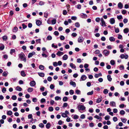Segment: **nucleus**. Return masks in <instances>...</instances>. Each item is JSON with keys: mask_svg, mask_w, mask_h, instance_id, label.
<instances>
[{"mask_svg": "<svg viewBox=\"0 0 129 129\" xmlns=\"http://www.w3.org/2000/svg\"><path fill=\"white\" fill-rule=\"evenodd\" d=\"M18 56L21 60L23 61L24 62L26 61V59L25 58V55L23 53H21L19 54Z\"/></svg>", "mask_w": 129, "mask_h": 129, "instance_id": "1", "label": "nucleus"}, {"mask_svg": "<svg viewBox=\"0 0 129 129\" xmlns=\"http://www.w3.org/2000/svg\"><path fill=\"white\" fill-rule=\"evenodd\" d=\"M78 109L79 112L81 113L82 112L81 110L83 111L85 109L86 107L83 105H80L78 107Z\"/></svg>", "mask_w": 129, "mask_h": 129, "instance_id": "2", "label": "nucleus"}, {"mask_svg": "<svg viewBox=\"0 0 129 129\" xmlns=\"http://www.w3.org/2000/svg\"><path fill=\"white\" fill-rule=\"evenodd\" d=\"M103 54L106 56H108L110 53V52L108 50H104L103 51Z\"/></svg>", "mask_w": 129, "mask_h": 129, "instance_id": "3", "label": "nucleus"}, {"mask_svg": "<svg viewBox=\"0 0 129 129\" xmlns=\"http://www.w3.org/2000/svg\"><path fill=\"white\" fill-rule=\"evenodd\" d=\"M101 25L102 26H103L106 27V25L105 23V22L104 21V19L103 18H101Z\"/></svg>", "mask_w": 129, "mask_h": 129, "instance_id": "4", "label": "nucleus"}, {"mask_svg": "<svg viewBox=\"0 0 129 129\" xmlns=\"http://www.w3.org/2000/svg\"><path fill=\"white\" fill-rule=\"evenodd\" d=\"M86 78L87 77L85 75H82L81 77L80 81H84L86 79Z\"/></svg>", "mask_w": 129, "mask_h": 129, "instance_id": "5", "label": "nucleus"}, {"mask_svg": "<svg viewBox=\"0 0 129 129\" xmlns=\"http://www.w3.org/2000/svg\"><path fill=\"white\" fill-rule=\"evenodd\" d=\"M83 40L84 38L82 36L79 37L78 40V41L79 43L82 42L83 41Z\"/></svg>", "mask_w": 129, "mask_h": 129, "instance_id": "6", "label": "nucleus"}, {"mask_svg": "<svg viewBox=\"0 0 129 129\" xmlns=\"http://www.w3.org/2000/svg\"><path fill=\"white\" fill-rule=\"evenodd\" d=\"M36 54V53L34 51H33L31 53H29L28 55V57L30 58L32 57L34 55H35Z\"/></svg>", "mask_w": 129, "mask_h": 129, "instance_id": "7", "label": "nucleus"}, {"mask_svg": "<svg viewBox=\"0 0 129 129\" xmlns=\"http://www.w3.org/2000/svg\"><path fill=\"white\" fill-rule=\"evenodd\" d=\"M110 105L112 107H116V105L114 101L111 102L110 103Z\"/></svg>", "mask_w": 129, "mask_h": 129, "instance_id": "8", "label": "nucleus"}, {"mask_svg": "<svg viewBox=\"0 0 129 129\" xmlns=\"http://www.w3.org/2000/svg\"><path fill=\"white\" fill-rule=\"evenodd\" d=\"M30 85L31 86H34L36 85V83L34 81H31L30 83Z\"/></svg>", "mask_w": 129, "mask_h": 129, "instance_id": "9", "label": "nucleus"}, {"mask_svg": "<svg viewBox=\"0 0 129 129\" xmlns=\"http://www.w3.org/2000/svg\"><path fill=\"white\" fill-rule=\"evenodd\" d=\"M115 20L114 18H112L110 19V22L111 24H113L115 23Z\"/></svg>", "mask_w": 129, "mask_h": 129, "instance_id": "10", "label": "nucleus"}, {"mask_svg": "<svg viewBox=\"0 0 129 129\" xmlns=\"http://www.w3.org/2000/svg\"><path fill=\"white\" fill-rule=\"evenodd\" d=\"M118 8L120 9H122L123 7L122 4L121 2H119L118 5Z\"/></svg>", "mask_w": 129, "mask_h": 129, "instance_id": "11", "label": "nucleus"}, {"mask_svg": "<svg viewBox=\"0 0 129 129\" xmlns=\"http://www.w3.org/2000/svg\"><path fill=\"white\" fill-rule=\"evenodd\" d=\"M81 17L83 18H86L87 16L86 14L84 13H82L81 15Z\"/></svg>", "mask_w": 129, "mask_h": 129, "instance_id": "12", "label": "nucleus"}, {"mask_svg": "<svg viewBox=\"0 0 129 129\" xmlns=\"http://www.w3.org/2000/svg\"><path fill=\"white\" fill-rule=\"evenodd\" d=\"M102 97H101L97 99L96 101V102L97 103H99L102 101Z\"/></svg>", "mask_w": 129, "mask_h": 129, "instance_id": "13", "label": "nucleus"}, {"mask_svg": "<svg viewBox=\"0 0 129 129\" xmlns=\"http://www.w3.org/2000/svg\"><path fill=\"white\" fill-rule=\"evenodd\" d=\"M70 85H72L74 87H75L76 86V84L75 82L71 81L70 82Z\"/></svg>", "mask_w": 129, "mask_h": 129, "instance_id": "14", "label": "nucleus"}, {"mask_svg": "<svg viewBox=\"0 0 129 129\" xmlns=\"http://www.w3.org/2000/svg\"><path fill=\"white\" fill-rule=\"evenodd\" d=\"M70 66L72 69H75L76 68L75 65L73 63H70Z\"/></svg>", "mask_w": 129, "mask_h": 129, "instance_id": "15", "label": "nucleus"}, {"mask_svg": "<svg viewBox=\"0 0 129 129\" xmlns=\"http://www.w3.org/2000/svg\"><path fill=\"white\" fill-rule=\"evenodd\" d=\"M107 78L108 80L109 81H111L112 80V78L111 77V76L110 75H108L107 76Z\"/></svg>", "mask_w": 129, "mask_h": 129, "instance_id": "16", "label": "nucleus"}, {"mask_svg": "<svg viewBox=\"0 0 129 129\" xmlns=\"http://www.w3.org/2000/svg\"><path fill=\"white\" fill-rule=\"evenodd\" d=\"M63 54V53L60 51H58L57 53V55L60 56Z\"/></svg>", "mask_w": 129, "mask_h": 129, "instance_id": "17", "label": "nucleus"}, {"mask_svg": "<svg viewBox=\"0 0 129 129\" xmlns=\"http://www.w3.org/2000/svg\"><path fill=\"white\" fill-rule=\"evenodd\" d=\"M0 49L1 50H3L5 48V46L4 44H0Z\"/></svg>", "mask_w": 129, "mask_h": 129, "instance_id": "18", "label": "nucleus"}, {"mask_svg": "<svg viewBox=\"0 0 129 129\" xmlns=\"http://www.w3.org/2000/svg\"><path fill=\"white\" fill-rule=\"evenodd\" d=\"M16 90H17V91H21L22 90V89L20 86H18L16 87Z\"/></svg>", "mask_w": 129, "mask_h": 129, "instance_id": "19", "label": "nucleus"}, {"mask_svg": "<svg viewBox=\"0 0 129 129\" xmlns=\"http://www.w3.org/2000/svg\"><path fill=\"white\" fill-rule=\"evenodd\" d=\"M36 24L38 26H39L41 24V22L40 21V20H38L36 21Z\"/></svg>", "mask_w": 129, "mask_h": 129, "instance_id": "20", "label": "nucleus"}, {"mask_svg": "<svg viewBox=\"0 0 129 129\" xmlns=\"http://www.w3.org/2000/svg\"><path fill=\"white\" fill-rule=\"evenodd\" d=\"M18 30L17 27H15L13 29V31L14 32L16 33L17 31Z\"/></svg>", "mask_w": 129, "mask_h": 129, "instance_id": "21", "label": "nucleus"}, {"mask_svg": "<svg viewBox=\"0 0 129 129\" xmlns=\"http://www.w3.org/2000/svg\"><path fill=\"white\" fill-rule=\"evenodd\" d=\"M20 74L23 77H25L26 76V75L25 74V72L23 71H21Z\"/></svg>", "mask_w": 129, "mask_h": 129, "instance_id": "22", "label": "nucleus"}, {"mask_svg": "<svg viewBox=\"0 0 129 129\" xmlns=\"http://www.w3.org/2000/svg\"><path fill=\"white\" fill-rule=\"evenodd\" d=\"M129 31L128 29L127 28H125L123 30L124 33L125 34L127 33Z\"/></svg>", "mask_w": 129, "mask_h": 129, "instance_id": "23", "label": "nucleus"}, {"mask_svg": "<svg viewBox=\"0 0 129 129\" xmlns=\"http://www.w3.org/2000/svg\"><path fill=\"white\" fill-rule=\"evenodd\" d=\"M38 75L41 77H43L44 76V74L43 73H38Z\"/></svg>", "mask_w": 129, "mask_h": 129, "instance_id": "24", "label": "nucleus"}, {"mask_svg": "<svg viewBox=\"0 0 129 129\" xmlns=\"http://www.w3.org/2000/svg\"><path fill=\"white\" fill-rule=\"evenodd\" d=\"M68 58V56L66 54L64 55L63 57V60H66Z\"/></svg>", "mask_w": 129, "mask_h": 129, "instance_id": "25", "label": "nucleus"}, {"mask_svg": "<svg viewBox=\"0 0 129 129\" xmlns=\"http://www.w3.org/2000/svg\"><path fill=\"white\" fill-rule=\"evenodd\" d=\"M33 88L31 87L29 88L28 89L27 91L28 92H30L33 91Z\"/></svg>", "mask_w": 129, "mask_h": 129, "instance_id": "26", "label": "nucleus"}, {"mask_svg": "<svg viewBox=\"0 0 129 129\" xmlns=\"http://www.w3.org/2000/svg\"><path fill=\"white\" fill-rule=\"evenodd\" d=\"M93 90H92L90 92H87V95H91L93 94Z\"/></svg>", "mask_w": 129, "mask_h": 129, "instance_id": "27", "label": "nucleus"}, {"mask_svg": "<svg viewBox=\"0 0 129 129\" xmlns=\"http://www.w3.org/2000/svg\"><path fill=\"white\" fill-rule=\"evenodd\" d=\"M75 26L77 27H79L80 26L79 23L78 22H77L75 23Z\"/></svg>", "mask_w": 129, "mask_h": 129, "instance_id": "28", "label": "nucleus"}, {"mask_svg": "<svg viewBox=\"0 0 129 129\" xmlns=\"http://www.w3.org/2000/svg\"><path fill=\"white\" fill-rule=\"evenodd\" d=\"M68 100V98L67 96H64L63 98L62 99L63 101V102H66Z\"/></svg>", "mask_w": 129, "mask_h": 129, "instance_id": "29", "label": "nucleus"}, {"mask_svg": "<svg viewBox=\"0 0 129 129\" xmlns=\"http://www.w3.org/2000/svg\"><path fill=\"white\" fill-rule=\"evenodd\" d=\"M109 40L111 42H113L115 41V39L113 37H111L109 38Z\"/></svg>", "mask_w": 129, "mask_h": 129, "instance_id": "30", "label": "nucleus"}, {"mask_svg": "<svg viewBox=\"0 0 129 129\" xmlns=\"http://www.w3.org/2000/svg\"><path fill=\"white\" fill-rule=\"evenodd\" d=\"M61 116L63 117H67L68 116L65 113H63L61 114Z\"/></svg>", "mask_w": 129, "mask_h": 129, "instance_id": "31", "label": "nucleus"}, {"mask_svg": "<svg viewBox=\"0 0 129 129\" xmlns=\"http://www.w3.org/2000/svg\"><path fill=\"white\" fill-rule=\"evenodd\" d=\"M110 63L111 65H113L115 63V61L114 60H111L110 61Z\"/></svg>", "mask_w": 129, "mask_h": 129, "instance_id": "32", "label": "nucleus"}, {"mask_svg": "<svg viewBox=\"0 0 129 129\" xmlns=\"http://www.w3.org/2000/svg\"><path fill=\"white\" fill-rule=\"evenodd\" d=\"M125 112L123 110H121L120 112V113L121 115H123L125 114Z\"/></svg>", "mask_w": 129, "mask_h": 129, "instance_id": "33", "label": "nucleus"}, {"mask_svg": "<svg viewBox=\"0 0 129 129\" xmlns=\"http://www.w3.org/2000/svg\"><path fill=\"white\" fill-rule=\"evenodd\" d=\"M12 114V112L11 111H9L7 112V114L9 115H11Z\"/></svg>", "mask_w": 129, "mask_h": 129, "instance_id": "34", "label": "nucleus"}, {"mask_svg": "<svg viewBox=\"0 0 129 129\" xmlns=\"http://www.w3.org/2000/svg\"><path fill=\"white\" fill-rule=\"evenodd\" d=\"M75 92L78 94H81V91L78 89L76 90Z\"/></svg>", "mask_w": 129, "mask_h": 129, "instance_id": "35", "label": "nucleus"}, {"mask_svg": "<svg viewBox=\"0 0 129 129\" xmlns=\"http://www.w3.org/2000/svg\"><path fill=\"white\" fill-rule=\"evenodd\" d=\"M39 68L41 70H43L44 69V67L42 65H40L39 66Z\"/></svg>", "mask_w": 129, "mask_h": 129, "instance_id": "36", "label": "nucleus"}, {"mask_svg": "<svg viewBox=\"0 0 129 129\" xmlns=\"http://www.w3.org/2000/svg\"><path fill=\"white\" fill-rule=\"evenodd\" d=\"M15 52V50L14 49H11L10 50V54L11 55L13 54V53H14Z\"/></svg>", "mask_w": 129, "mask_h": 129, "instance_id": "37", "label": "nucleus"}, {"mask_svg": "<svg viewBox=\"0 0 129 129\" xmlns=\"http://www.w3.org/2000/svg\"><path fill=\"white\" fill-rule=\"evenodd\" d=\"M50 126V123H48L46 125V127L47 128H49Z\"/></svg>", "mask_w": 129, "mask_h": 129, "instance_id": "38", "label": "nucleus"}, {"mask_svg": "<svg viewBox=\"0 0 129 129\" xmlns=\"http://www.w3.org/2000/svg\"><path fill=\"white\" fill-rule=\"evenodd\" d=\"M28 116V119H31L33 120V118H32V115L31 114H29Z\"/></svg>", "mask_w": 129, "mask_h": 129, "instance_id": "39", "label": "nucleus"}, {"mask_svg": "<svg viewBox=\"0 0 129 129\" xmlns=\"http://www.w3.org/2000/svg\"><path fill=\"white\" fill-rule=\"evenodd\" d=\"M56 20L55 19H53L51 21V22L52 24H54L56 23Z\"/></svg>", "mask_w": 129, "mask_h": 129, "instance_id": "40", "label": "nucleus"}, {"mask_svg": "<svg viewBox=\"0 0 129 129\" xmlns=\"http://www.w3.org/2000/svg\"><path fill=\"white\" fill-rule=\"evenodd\" d=\"M110 118V116L109 115H107L105 117V119L106 120H108Z\"/></svg>", "mask_w": 129, "mask_h": 129, "instance_id": "41", "label": "nucleus"}, {"mask_svg": "<svg viewBox=\"0 0 129 129\" xmlns=\"http://www.w3.org/2000/svg\"><path fill=\"white\" fill-rule=\"evenodd\" d=\"M2 38L4 41H6L7 40V37L6 36H4Z\"/></svg>", "mask_w": 129, "mask_h": 129, "instance_id": "42", "label": "nucleus"}, {"mask_svg": "<svg viewBox=\"0 0 129 129\" xmlns=\"http://www.w3.org/2000/svg\"><path fill=\"white\" fill-rule=\"evenodd\" d=\"M48 110L52 112L53 110V108L52 107H50L49 108Z\"/></svg>", "mask_w": 129, "mask_h": 129, "instance_id": "43", "label": "nucleus"}, {"mask_svg": "<svg viewBox=\"0 0 129 129\" xmlns=\"http://www.w3.org/2000/svg\"><path fill=\"white\" fill-rule=\"evenodd\" d=\"M114 28L115 29V32L116 33H118L119 32V30L118 28H116L115 27H114Z\"/></svg>", "mask_w": 129, "mask_h": 129, "instance_id": "44", "label": "nucleus"}, {"mask_svg": "<svg viewBox=\"0 0 129 129\" xmlns=\"http://www.w3.org/2000/svg\"><path fill=\"white\" fill-rule=\"evenodd\" d=\"M108 91L107 89H105L103 91V93L104 94H106L108 93Z\"/></svg>", "mask_w": 129, "mask_h": 129, "instance_id": "45", "label": "nucleus"}, {"mask_svg": "<svg viewBox=\"0 0 129 129\" xmlns=\"http://www.w3.org/2000/svg\"><path fill=\"white\" fill-rule=\"evenodd\" d=\"M52 38L51 36H48L47 37V40H50L52 39Z\"/></svg>", "mask_w": 129, "mask_h": 129, "instance_id": "46", "label": "nucleus"}, {"mask_svg": "<svg viewBox=\"0 0 129 129\" xmlns=\"http://www.w3.org/2000/svg\"><path fill=\"white\" fill-rule=\"evenodd\" d=\"M17 97L16 95H14L12 97V99L13 100H15L17 99Z\"/></svg>", "mask_w": 129, "mask_h": 129, "instance_id": "47", "label": "nucleus"}, {"mask_svg": "<svg viewBox=\"0 0 129 129\" xmlns=\"http://www.w3.org/2000/svg\"><path fill=\"white\" fill-rule=\"evenodd\" d=\"M77 18L76 16H73L71 17V19L72 20H76L77 19Z\"/></svg>", "mask_w": 129, "mask_h": 129, "instance_id": "48", "label": "nucleus"}, {"mask_svg": "<svg viewBox=\"0 0 129 129\" xmlns=\"http://www.w3.org/2000/svg\"><path fill=\"white\" fill-rule=\"evenodd\" d=\"M44 126V125L42 123H40L39 125V126L41 128H43Z\"/></svg>", "mask_w": 129, "mask_h": 129, "instance_id": "49", "label": "nucleus"}, {"mask_svg": "<svg viewBox=\"0 0 129 129\" xmlns=\"http://www.w3.org/2000/svg\"><path fill=\"white\" fill-rule=\"evenodd\" d=\"M124 105L123 104H122L120 105L119 106V107L121 108H123L124 106Z\"/></svg>", "mask_w": 129, "mask_h": 129, "instance_id": "50", "label": "nucleus"}, {"mask_svg": "<svg viewBox=\"0 0 129 129\" xmlns=\"http://www.w3.org/2000/svg\"><path fill=\"white\" fill-rule=\"evenodd\" d=\"M117 38L119 39H122V36L121 35L118 34Z\"/></svg>", "mask_w": 129, "mask_h": 129, "instance_id": "51", "label": "nucleus"}, {"mask_svg": "<svg viewBox=\"0 0 129 129\" xmlns=\"http://www.w3.org/2000/svg\"><path fill=\"white\" fill-rule=\"evenodd\" d=\"M68 104L67 103H64L62 107H66L67 106Z\"/></svg>", "mask_w": 129, "mask_h": 129, "instance_id": "52", "label": "nucleus"}, {"mask_svg": "<svg viewBox=\"0 0 129 129\" xmlns=\"http://www.w3.org/2000/svg\"><path fill=\"white\" fill-rule=\"evenodd\" d=\"M86 85L88 87H89L91 85V83L90 82H88L87 83Z\"/></svg>", "mask_w": 129, "mask_h": 129, "instance_id": "53", "label": "nucleus"}, {"mask_svg": "<svg viewBox=\"0 0 129 129\" xmlns=\"http://www.w3.org/2000/svg\"><path fill=\"white\" fill-rule=\"evenodd\" d=\"M47 80L49 81H51L52 80V78L50 76L48 77L47 78Z\"/></svg>", "mask_w": 129, "mask_h": 129, "instance_id": "54", "label": "nucleus"}, {"mask_svg": "<svg viewBox=\"0 0 129 129\" xmlns=\"http://www.w3.org/2000/svg\"><path fill=\"white\" fill-rule=\"evenodd\" d=\"M69 93L71 95H72L74 93V91L72 90H71L70 91Z\"/></svg>", "mask_w": 129, "mask_h": 129, "instance_id": "55", "label": "nucleus"}, {"mask_svg": "<svg viewBox=\"0 0 129 129\" xmlns=\"http://www.w3.org/2000/svg\"><path fill=\"white\" fill-rule=\"evenodd\" d=\"M44 16L46 18H47L48 17V13H45L44 14Z\"/></svg>", "mask_w": 129, "mask_h": 129, "instance_id": "56", "label": "nucleus"}, {"mask_svg": "<svg viewBox=\"0 0 129 129\" xmlns=\"http://www.w3.org/2000/svg\"><path fill=\"white\" fill-rule=\"evenodd\" d=\"M67 11L66 10H63V11L62 14L64 15H66L67 14Z\"/></svg>", "mask_w": 129, "mask_h": 129, "instance_id": "57", "label": "nucleus"}, {"mask_svg": "<svg viewBox=\"0 0 129 129\" xmlns=\"http://www.w3.org/2000/svg\"><path fill=\"white\" fill-rule=\"evenodd\" d=\"M22 28L23 29H25L27 27V26L26 25H25L24 23H23L22 24Z\"/></svg>", "mask_w": 129, "mask_h": 129, "instance_id": "58", "label": "nucleus"}, {"mask_svg": "<svg viewBox=\"0 0 129 129\" xmlns=\"http://www.w3.org/2000/svg\"><path fill=\"white\" fill-rule=\"evenodd\" d=\"M113 120L114 122H116L118 120V119L116 117H114L113 118Z\"/></svg>", "mask_w": 129, "mask_h": 129, "instance_id": "59", "label": "nucleus"}, {"mask_svg": "<svg viewBox=\"0 0 129 129\" xmlns=\"http://www.w3.org/2000/svg\"><path fill=\"white\" fill-rule=\"evenodd\" d=\"M100 52V51L99 50H96L95 51V54H99Z\"/></svg>", "mask_w": 129, "mask_h": 129, "instance_id": "60", "label": "nucleus"}, {"mask_svg": "<svg viewBox=\"0 0 129 129\" xmlns=\"http://www.w3.org/2000/svg\"><path fill=\"white\" fill-rule=\"evenodd\" d=\"M124 82L123 81H122L120 82V84L121 86H123L124 85Z\"/></svg>", "mask_w": 129, "mask_h": 129, "instance_id": "61", "label": "nucleus"}, {"mask_svg": "<svg viewBox=\"0 0 129 129\" xmlns=\"http://www.w3.org/2000/svg\"><path fill=\"white\" fill-rule=\"evenodd\" d=\"M117 18L118 19L120 20L122 18V16L121 15H119L117 16Z\"/></svg>", "mask_w": 129, "mask_h": 129, "instance_id": "62", "label": "nucleus"}, {"mask_svg": "<svg viewBox=\"0 0 129 129\" xmlns=\"http://www.w3.org/2000/svg\"><path fill=\"white\" fill-rule=\"evenodd\" d=\"M63 123V122H62L61 120H59L58 122V124L59 125L62 124Z\"/></svg>", "mask_w": 129, "mask_h": 129, "instance_id": "63", "label": "nucleus"}, {"mask_svg": "<svg viewBox=\"0 0 129 129\" xmlns=\"http://www.w3.org/2000/svg\"><path fill=\"white\" fill-rule=\"evenodd\" d=\"M44 3L42 1H40L39 3V4L40 5L42 6L44 4Z\"/></svg>", "mask_w": 129, "mask_h": 129, "instance_id": "64", "label": "nucleus"}]
</instances>
